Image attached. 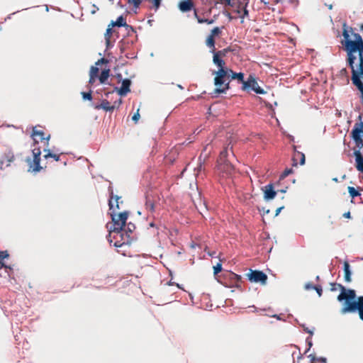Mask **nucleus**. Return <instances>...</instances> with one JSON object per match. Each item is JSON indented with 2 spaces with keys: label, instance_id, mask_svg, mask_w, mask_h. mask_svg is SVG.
<instances>
[{
  "label": "nucleus",
  "instance_id": "nucleus-14",
  "mask_svg": "<svg viewBox=\"0 0 363 363\" xmlns=\"http://www.w3.org/2000/svg\"><path fill=\"white\" fill-rule=\"evenodd\" d=\"M227 72V79H238L239 83L243 85L245 82L244 74L242 72H235L230 69H225Z\"/></svg>",
  "mask_w": 363,
  "mask_h": 363
},
{
  "label": "nucleus",
  "instance_id": "nucleus-22",
  "mask_svg": "<svg viewBox=\"0 0 363 363\" xmlns=\"http://www.w3.org/2000/svg\"><path fill=\"white\" fill-rule=\"evenodd\" d=\"M213 63L216 65L219 69H224L223 66L225 65V62L223 60H222L220 57V54L221 53V51H218L217 52H214V50H213Z\"/></svg>",
  "mask_w": 363,
  "mask_h": 363
},
{
  "label": "nucleus",
  "instance_id": "nucleus-52",
  "mask_svg": "<svg viewBox=\"0 0 363 363\" xmlns=\"http://www.w3.org/2000/svg\"><path fill=\"white\" fill-rule=\"evenodd\" d=\"M284 206H281L279 208H278L277 210H276V213H275V216H277L280 212L281 211L282 209H284Z\"/></svg>",
  "mask_w": 363,
  "mask_h": 363
},
{
  "label": "nucleus",
  "instance_id": "nucleus-59",
  "mask_svg": "<svg viewBox=\"0 0 363 363\" xmlns=\"http://www.w3.org/2000/svg\"><path fill=\"white\" fill-rule=\"evenodd\" d=\"M233 276L235 277V279H236V281H240L241 280V277L240 275H238L236 274H233Z\"/></svg>",
  "mask_w": 363,
  "mask_h": 363
},
{
  "label": "nucleus",
  "instance_id": "nucleus-21",
  "mask_svg": "<svg viewBox=\"0 0 363 363\" xmlns=\"http://www.w3.org/2000/svg\"><path fill=\"white\" fill-rule=\"evenodd\" d=\"M296 148L297 147L296 145H293V149L294 151L293 156L294 165H296V157H301L300 164L303 165L305 164L306 162L305 155L303 152L298 151Z\"/></svg>",
  "mask_w": 363,
  "mask_h": 363
},
{
  "label": "nucleus",
  "instance_id": "nucleus-64",
  "mask_svg": "<svg viewBox=\"0 0 363 363\" xmlns=\"http://www.w3.org/2000/svg\"><path fill=\"white\" fill-rule=\"evenodd\" d=\"M121 103H122V100L120 99L118 100V102H117V101H115V102H114V104H115V105H116H116H120Z\"/></svg>",
  "mask_w": 363,
  "mask_h": 363
},
{
  "label": "nucleus",
  "instance_id": "nucleus-2",
  "mask_svg": "<svg viewBox=\"0 0 363 363\" xmlns=\"http://www.w3.org/2000/svg\"><path fill=\"white\" fill-rule=\"evenodd\" d=\"M342 35L344 40L341 41V43L347 52V65L352 66V63H354L357 59L354 53L357 52L358 55L362 53L363 52V46L350 39L348 26L345 23L343 25Z\"/></svg>",
  "mask_w": 363,
  "mask_h": 363
},
{
  "label": "nucleus",
  "instance_id": "nucleus-45",
  "mask_svg": "<svg viewBox=\"0 0 363 363\" xmlns=\"http://www.w3.org/2000/svg\"><path fill=\"white\" fill-rule=\"evenodd\" d=\"M140 118L139 109H138L137 112L133 116L132 120L137 123Z\"/></svg>",
  "mask_w": 363,
  "mask_h": 363
},
{
  "label": "nucleus",
  "instance_id": "nucleus-27",
  "mask_svg": "<svg viewBox=\"0 0 363 363\" xmlns=\"http://www.w3.org/2000/svg\"><path fill=\"white\" fill-rule=\"evenodd\" d=\"M2 159L4 160V162L6 163V167L10 166L11 163L14 160V155L12 152H9L6 153L3 157Z\"/></svg>",
  "mask_w": 363,
  "mask_h": 363
},
{
  "label": "nucleus",
  "instance_id": "nucleus-31",
  "mask_svg": "<svg viewBox=\"0 0 363 363\" xmlns=\"http://www.w3.org/2000/svg\"><path fill=\"white\" fill-rule=\"evenodd\" d=\"M111 26H110V25L108 26V28H107L106 32L105 33V40H106L107 47L109 46L110 38L113 33L112 28Z\"/></svg>",
  "mask_w": 363,
  "mask_h": 363
},
{
  "label": "nucleus",
  "instance_id": "nucleus-51",
  "mask_svg": "<svg viewBox=\"0 0 363 363\" xmlns=\"http://www.w3.org/2000/svg\"><path fill=\"white\" fill-rule=\"evenodd\" d=\"M306 342H307L308 346V350H310V349H311V347H312V345H313L312 341H311V338H310V337H307V338H306Z\"/></svg>",
  "mask_w": 363,
  "mask_h": 363
},
{
  "label": "nucleus",
  "instance_id": "nucleus-44",
  "mask_svg": "<svg viewBox=\"0 0 363 363\" xmlns=\"http://www.w3.org/2000/svg\"><path fill=\"white\" fill-rule=\"evenodd\" d=\"M9 256L7 251H0V260H3L4 258H6Z\"/></svg>",
  "mask_w": 363,
  "mask_h": 363
},
{
  "label": "nucleus",
  "instance_id": "nucleus-62",
  "mask_svg": "<svg viewBox=\"0 0 363 363\" xmlns=\"http://www.w3.org/2000/svg\"><path fill=\"white\" fill-rule=\"evenodd\" d=\"M3 267H6L7 268V266H6L4 264V263L3 262V261L0 260V269L3 268Z\"/></svg>",
  "mask_w": 363,
  "mask_h": 363
},
{
  "label": "nucleus",
  "instance_id": "nucleus-38",
  "mask_svg": "<svg viewBox=\"0 0 363 363\" xmlns=\"http://www.w3.org/2000/svg\"><path fill=\"white\" fill-rule=\"evenodd\" d=\"M82 95L84 100L91 101L92 99L91 90L89 92H82Z\"/></svg>",
  "mask_w": 363,
  "mask_h": 363
},
{
  "label": "nucleus",
  "instance_id": "nucleus-47",
  "mask_svg": "<svg viewBox=\"0 0 363 363\" xmlns=\"http://www.w3.org/2000/svg\"><path fill=\"white\" fill-rule=\"evenodd\" d=\"M301 325V327L303 328V330H304V331H305L306 333H309L311 335H313V330H309L307 327H306V325H305L304 324Z\"/></svg>",
  "mask_w": 363,
  "mask_h": 363
},
{
  "label": "nucleus",
  "instance_id": "nucleus-9",
  "mask_svg": "<svg viewBox=\"0 0 363 363\" xmlns=\"http://www.w3.org/2000/svg\"><path fill=\"white\" fill-rule=\"evenodd\" d=\"M359 63L357 68L354 67V63H352V66L348 65L351 69L352 77L351 80L354 81V79L357 77L359 79L363 78V52L358 55Z\"/></svg>",
  "mask_w": 363,
  "mask_h": 363
},
{
  "label": "nucleus",
  "instance_id": "nucleus-43",
  "mask_svg": "<svg viewBox=\"0 0 363 363\" xmlns=\"http://www.w3.org/2000/svg\"><path fill=\"white\" fill-rule=\"evenodd\" d=\"M317 292L318 295L319 296H322L323 294V289L320 285H315V288L313 289Z\"/></svg>",
  "mask_w": 363,
  "mask_h": 363
},
{
  "label": "nucleus",
  "instance_id": "nucleus-11",
  "mask_svg": "<svg viewBox=\"0 0 363 363\" xmlns=\"http://www.w3.org/2000/svg\"><path fill=\"white\" fill-rule=\"evenodd\" d=\"M121 83L122 84L121 88L115 86L114 91H116L120 96H124L130 91V86L132 82L130 79H124L122 80Z\"/></svg>",
  "mask_w": 363,
  "mask_h": 363
},
{
  "label": "nucleus",
  "instance_id": "nucleus-12",
  "mask_svg": "<svg viewBox=\"0 0 363 363\" xmlns=\"http://www.w3.org/2000/svg\"><path fill=\"white\" fill-rule=\"evenodd\" d=\"M264 192V199L270 201L275 198L277 191L274 190L273 184L270 183L262 188Z\"/></svg>",
  "mask_w": 363,
  "mask_h": 363
},
{
  "label": "nucleus",
  "instance_id": "nucleus-63",
  "mask_svg": "<svg viewBox=\"0 0 363 363\" xmlns=\"http://www.w3.org/2000/svg\"><path fill=\"white\" fill-rule=\"evenodd\" d=\"M272 317L277 318V320H282L280 315H274Z\"/></svg>",
  "mask_w": 363,
  "mask_h": 363
},
{
  "label": "nucleus",
  "instance_id": "nucleus-33",
  "mask_svg": "<svg viewBox=\"0 0 363 363\" xmlns=\"http://www.w3.org/2000/svg\"><path fill=\"white\" fill-rule=\"evenodd\" d=\"M233 2H234L235 4V6L236 8V11L237 13H241V10L243 9L244 7V5H245V3H243L242 1L238 0L237 1H234L233 0H232Z\"/></svg>",
  "mask_w": 363,
  "mask_h": 363
},
{
  "label": "nucleus",
  "instance_id": "nucleus-58",
  "mask_svg": "<svg viewBox=\"0 0 363 363\" xmlns=\"http://www.w3.org/2000/svg\"><path fill=\"white\" fill-rule=\"evenodd\" d=\"M4 163H5V162H4V160H3L2 158H1V159H0V169H4L3 165H4Z\"/></svg>",
  "mask_w": 363,
  "mask_h": 363
},
{
  "label": "nucleus",
  "instance_id": "nucleus-60",
  "mask_svg": "<svg viewBox=\"0 0 363 363\" xmlns=\"http://www.w3.org/2000/svg\"><path fill=\"white\" fill-rule=\"evenodd\" d=\"M287 138L291 141V142H294V137L291 135H289L288 134L287 135Z\"/></svg>",
  "mask_w": 363,
  "mask_h": 363
},
{
  "label": "nucleus",
  "instance_id": "nucleus-25",
  "mask_svg": "<svg viewBox=\"0 0 363 363\" xmlns=\"http://www.w3.org/2000/svg\"><path fill=\"white\" fill-rule=\"evenodd\" d=\"M220 169L229 175L232 174L235 170L233 165L228 162H225Z\"/></svg>",
  "mask_w": 363,
  "mask_h": 363
},
{
  "label": "nucleus",
  "instance_id": "nucleus-4",
  "mask_svg": "<svg viewBox=\"0 0 363 363\" xmlns=\"http://www.w3.org/2000/svg\"><path fill=\"white\" fill-rule=\"evenodd\" d=\"M135 230V225L134 223L130 222L127 225H125L123 228V239L118 237L117 239H115L116 241L113 242V245L116 247H119L123 246V245H128L130 243L131 239L130 234L133 233Z\"/></svg>",
  "mask_w": 363,
  "mask_h": 363
},
{
  "label": "nucleus",
  "instance_id": "nucleus-28",
  "mask_svg": "<svg viewBox=\"0 0 363 363\" xmlns=\"http://www.w3.org/2000/svg\"><path fill=\"white\" fill-rule=\"evenodd\" d=\"M110 69H104L101 71V74L99 77L100 83L104 84L108 78L109 77Z\"/></svg>",
  "mask_w": 363,
  "mask_h": 363
},
{
  "label": "nucleus",
  "instance_id": "nucleus-15",
  "mask_svg": "<svg viewBox=\"0 0 363 363\" xmlns=\"http://www.w3.org/2000/svg\"><path fill=\"white\" fill-rule=\"evenodd\" d=\"M111 27H125V28H130L132 32H135L133 26L127 24L125 18L123 16H120L117 18L116 21H112L110 24Z\"/></svg>",
  "mask_w": 363,
  "mask_h": 363
},
{
  "label": "nucleus",
  "instance_id": "nucleus-39",
  "mask_svg": "<svg viewBox=\"0 0 363 363\" xmlns=\"http://www.w3.org/2000/svg\"><path fill=\"white\" fill-rule=\"evenodd\" d=\"M293 172L292 169H286L281 174L280 179H283Z\"/></svg>",
  "mask_w": 363,
  "mask_h": 363
},
{
  "label": "nucleus",
  "instance_id": "nucleus-50",
  "mask_svg": "<svg viewBox=\"0 0 363 363\" xmlns=\"http://www.w3.org/2000/svg\"><path fill=\"white\" fill-rule=\"evenodd\" d=\"M316 361L320 362L321 363H327V359L325 357H317Z\"/></svg>",
  "mask_w": 363,
  "mask_h": 363
},
{
  "label": "nucleus",
  "instance_id": "nucleus-20",
  "mask_svg": "<svg viewBox=\"0 0 363 363\" xmlns=\"http://www.w3.org/2000/svg\"><path fill=\"white\" fill-rule=\"evenodd\" d=\"M230 89L229 82L227 83L224 82L222 87H216L214 91L211 93L213 97H216L220 94H225L226 91Z\"/></svg>",
  "mask_w": 363,
  "mask_h": 363
},
{
  "label": "nucleus",
  "instance_id": "nucleus-41",
  "mask_svg": "<svg viewBox=\"0 0 363 363\" xmlns=\"http://www.w3.org/2000/svg\"><path fill=\"white\" fill-rule=\"evenodd\" d=\"M220 32L221 31L220 28L215 27L213 29H212L211 34L210 35L214 38L215 35H218L220 33Z\"/></svg>",
  "mask_w": 363,
  "mask_h": 363
},
{
  "label": "nucleus",
  "instance_id": "nucleus-57",
  "mask_svg": "<svg viewBox=\"0 0 363 363\" xmlns=\"http://www.w3.org/2000/svg\"><path fill=\"white\" fill-rule=\"evenodd\" d=\"M116 77L118 79V82H122V74L121 73L116 74Z\"/></svg>",
  "mask_w": 363,
  "mask_h": 363
},
{
  "label": "nucleus",
  "instance_id": "nucleus-3",
  "mask_svg": "<svg viewBox=\"0 0 363 363\" xmlns=\"http://www.w3.org/2000/svg\"><path fill=\"white\" fill-rule=\"evenodd\" d=\"M349 297L347 298V305L344 306L341 309V313H354L358 311L359 318L363 320V296H359L357 301L356 298V293L354 290H350Z\"/></svg>",
  "mask_w": 363,
  "mask_h": 363
},
{
  "label": "nucleus",
  "instance_id": "nucleus-8",
  "mask_svg": "<svg viewBox=\"0 0 363 363\" xmlns=\"http://www.w3.org/2000/svg\"><path fill=\"white\" fill-rule=\"evenodd\" d=\"M247 277L251 282L266 284L267 281V274L259 270L250 269V273L247 274Z\"/></svg>",
  "mask_w": 363,
  "mask_h": 363
},
{
  "label": "nucleus",
  "instance_id": "nucleus-18",
  "mask_svg": "<svg viewBox=\"0 0 363 363\" xmlns=\"http://www.w3.org/2000/svg\"><path fill=\"white\" fill-rule=\"evenodd\" d=\"M37 135L40 136L41 140H46V146H48V140L50 138V135H48V137L45 138L44 132L42 130H38L35 129V128H33V131H32V137L33 138V140H34L33 146H37V145L38 144V142L35 138V137Z\"/></svg>",
  "mask_w": 363,
  "mask_h": 363
},
{
  "label": "nucleus",
  "instance_id": "nucleus-32",
  "mask_svg": "<svg viewBox=\"0 0 363 363\" xmlns=\"http://www.w3.org/2000/svg\"><path fill=\"white\" fill-rule=\"evenodd\" d=\"M348 192L350 194V196L354 199L358 196L360 195V193L359 192L358 190H357L353 186H349L348 187Z\"/></svg>",
  "mask_w": 363,
  "mask_h": 363
},
{
  "label": "nucleus",
  "instance_id": "nucleus-10",
  "mask_svg": "<svg viewBox=\"0 0 363 363\" xmlns=\"http://www.w3.org/2000/svg\"><path fill=\"white\" fill-rule=\"evenodd\" d=\"M213 74H216L214 78V84L216 87H221L224 82H225V79L227 77V72L225 69H219L218 71H214Z\"/></svg>",
  "mask_w": 363,
  "mask_h": 363
},
{
  "label": "nucleus",
  "instance_id": "nucleus-23",
  "mask_svg": "<svg viewBox=\"0 0 363 363\" xmlns=\"http://www.w3.org/2000/svg\"><path fill=\"white\" fill-rule=\"evenodd\" d=\"M344 272H345V280L347 282L351 281V275L352 272L350 270V266L348 262L345 261L344 262V267H343Z\"/></svg>",
  "mask_w": 363,
  "mask_h": 363
},
{
  "label": "nucleus",
  "instance_id": "nucleus-6",
  "mask_svg": "<svg viewBox=\"0 0 363 363\" xmlns=\"http://www.w3.org/2000/svg\"><path fill=\"white\" fill-rule=\"evenodd\" d=\"M242 90H252L257 94H264L266 93V91L259 86L257 82L255 79V77L252 74H250L247 79L243 83Z\"/></svg>",
  "mask_w": 363,
  "mask_h": 363
},
{
  "label": "nucleus",
  "instance_id": "nucleus-29",
  "mask_svg": "<svg viewBox=\"0 0 363 363\" xmlns=\"http://www.w3.org/2000/svg\"><path fill=\"white\" fill-rule=\"evenodd\" d=\"M355 143L356 149L354 150L360 151L363 147V139L362 138H359V135L356 138H352Z\"/></svg>",
  "mask_w": 363,
  "mask_h": 363
},
{
  "label": "nucleus",
  "instance_id": "nucleus-5",
  "mask_svg": "<svg viewBox=\"0 0 363 363\" xmlns=\"http://www.w3.org/2000/svg\"><path fill=\"white\" fill-rule=\"evenodd\" d=\"M33 149L32 150L33 160L27 159V162L29 164L30 169L29 171H32L33 172H39L42 167L40 164V155L41 151L39 147L33 146Z\"/></svg>",
  "mask_w": 363,
  "mask_h": 363
},
{
  "label": "nucleus",
  "instance_id": "nucleus-40",
  "mask_svg": "<svg viewBox=\"0 0 363 363\" xmlns=\"http://www.w3.org/2000/svg\"><path fill=\"white\" fill-rule=\"evenodd\" d=\"M247 5H248V2H245V5H244V7H243V9H242V10H243V13H242V15H241V16H240V17H241L242 18H245V17H247V16H248V15H249V11H248V10L247 9Z\"/></svg>",
  "mask_w": 363,
  "mask_h": 363
},
{
  "label": "nucleus",
  "instance_id": "nucleus-26",
  "mask_svg": "<svg viewBox=\"0 0 363 363\" xmlns=\"http://www.w3.org/2000/svg\"><path fill=\"white\" fill-rule=\"evenodd\" d=\"M348 30H349V32L350 31L352 33V35L354 36L353 41H354L357 43L363 46V39H362V36L360 35V34L357 33H354L352 28H351V27H348Z\"/></svg>",
  "mask_w": 363,
  "mask_h": 363
},
{
  "label": "nucleus",
  "instance_id": "nucleus-24",
  "mask_svg": "<svg viewBox=\"0 0 363 363\" xmlns=\"http://www.w3.org/2000/svg\"><path fill=\"white\" fill-rule=\"evenodd\" d=\"M352 84L357 87V89H358V91L360 92V98H361V101H363V82L360 79H359V78L355 77L354 79V81H352Z\"/></svg>",
  "mask_w": 363,
  "mask_h": 363
},
{
  "label": "nucleus",
  "instance_id": "nucleus-34",
  "mask_svg": "<svg viewBox=\"0 0 363 363\" xmlns=\"http://www.w3.org/2000/svg\"><path fill=\"white\" fill-rule=\"evenodd\" d=\"M206 45H207L208 47L212 48L214 49V48H215V40H214V38L213 36L209 35L207 38Z\"/></svg>",
  "mask_w": 363,
  "mask_h": 363
},
{
  "label": "nucleus",
  "instance_id": "nucleus-17",
  "mask_svg": "<svg viewBox=\"0 0 363 363\" xmlns=\"http://www.w3.org/2000/svg\"><path fill=\"white\" fill-rule=\"evenodd\" d=\"M95 109H104L106 111L112 112L116 108L115 104L110 106V103L106 99H103L100 104H96L94 106Z\"/></svg>",
  "mask_w": 363,
  "mask_h": 363
},
{
  "label": "nucleus",
  "instance_id": "nucleus-35",
  "mask_svg": "<svg viewBox=\"0 0 363 363\" xmlns=\"http://www.w3.org/2000/svg\"><path fill=\"white\" fill-rule=\"evenodd\" d=\"M99 73V68L95 66H91L90 69L89 76L97 77Z\"/></svg>",
  "mask_w": 363,
  "mask_h": 363
},
{
  "label": "nucleus",
  "instance_id": "nucleus-48",
  "mask_svg": "<svg viewBox=\"0 0 363 363\" xmlns=\"http://www.w3.org/2000/svg\"><path fill=\"white\" fill-rule=\"evenodd\" d=\"M108 62V60L104 57L99 59L96 62V65H99L101 64H104V63H107Z\"/></svg>",
  "mask_w": 363,
  "mask_h": 363
},
{
  "label": "nucleus",
  "instance_id": "nucleus-37",
  "mask_svg": "<svg viewBox=\"0 0 363 363\" xmlns=\"http://www.w3.org/2000/svg\"><path fill=\"white\" fill-rule=\"evenodd\" d=\"M222 264L220 262L217 263L216 266L213 267V273L215 275L218 274L222 271Z\"/></svg>",
  "mask_w": 363,
  "mask_h": 363
},
{
  "label": "nucleus",
  "instance_id": "nucleus-53",
  "mask_svg": "<svg viewBox=\"0 0 363 363\" xmlns=\"http://www.w3.org/2000/svg\"><path fill=\"white\" fill-rule=\"evenodd\" d=\"M96 77H90L89 80V84L91 85L93 84L96 80Z\"/></svg>",
  "mask_w": 363,
  "mask_h": 363
},
{
  "label": "nucleus",
  "instance_id": "nucleus-36",
  "mask_svg": "<svg viewBox=\"0 0 363 363\" xmlns=\"http://www.w3.org/2000/svg\"><path fill=\"white\" fill-rule=\"evenodd\" d=\"M143 0H128V4H133L135 9H138Z\"/></svg>",
  "mask_w": 363,
  "mask_h": 363
},
{
  "label": "nucleus",
  "instance_id": "nucleus-61",
  "mask_svg": "<svg viewBox=\"0 0 363 363\" xmlns=\"http://www.w3.org/2000/svg\"><path fill=\"white\" fill-rule=\"evenodd\" d=\"M206 21H206L205 23H206L207 24H212L214 23V20H213V19H207L206 18Z\"/></svg>",
  "mask_w": 363,
  "mask_h": 363
},
{
  "label": "nucleus",
  "instance_id": "nucleus-55",
  "mask_svg": "<svg viewBox=\"0 0 363 363\" xmlns=\"http://www.w3.org/2000/svg\"><path fill=\"white\" fill-rule=\"evenodd\" d=\"M343 217L346 218H351V213L350 211H347L343 214Z\"/></svg>",
  "mask_w": 363,
  "mask_h": 363
},
{
  "label": "nucleus",
  "instance_id": "nucleus-54",
  "mask_svg": "<svg viewBox=\"0 0 363 363\" xmlns=\"http://www.w3.org/2000/svg\"><path fill=\"white\" fill-rule=\"evenodd\" d=\"M287 1L292 4H294L295 6H296L298 4V0H287Z\"/></svg>",
  "mask_w": 363,
  "mask_h": 363
},
{
  "label": "nucleus",
  "instance_id": "nucleus-19",
  "mask_svg": "<svg viewBox=\"0 0 363 363\" xmlns=\"http://www.w3.org/2000/svg\"><path fill=\"white\" fill-rule=\"evenodd\" d=\"M194 8V4L190 0H183L179 4V9L182 12H187Z\"/></svg>",
  "mask_w": 363,
  "mask_h": 363
},
{
  "label": "nucleus",
  "instance_id": "nucleus-13",
  "mask_svg": "<svg viewBox=\"0 0 363 363\" xmlns=\"http://www.w3.org/2000/svg\"><path fill=\"white\" fill-rule=\"evenodd\" d=\"M362 114L359 115L358 120L360 121L359 123H356L353 127V129L351 131V138H356L357 135L359 138L363 137V121H362Z\"/></svg>",
  "mask_w": 363,
  "mask_h": 363
},
{
  "label": "nucleus",
  "instance_id": "nucleus-16",
  "mask_svg": "<svg viewBox=\"0 0 363 363\" xmlns=\"http://www.w3.org/2000/svg\"><path fill=\"white\" fill-rule=\"evenodd\" d=\"M353 154L355 157V167L357 169L363 173V155L361 151L354 150Z\"/></svg>",
  "mask_w": 363,
  "mask_h": 363
},
{
  "label": "nucleus",
  "instance_id": "nucleus-1",
  "mask_svg": "<svg viewBox=\"0 0 363 363\" xmlns=\"http://www.w3.org/2000/svg\"><path fill=\"white\" fill-rule=\"evenodd\" d=\"M113 199H114L116 203V208H119V200L121 199V196H114L112 191L110 194L108 206L110 211L109 214L111 216L112 223L107 224V228H108L109 232L107 239L111 245L113 242V240L111 239L112 235H113V239H117L118 237H120L122 240L123 239V230L128 217V211H123L120 213L118 216L116 215L115 211L113 209Z\"/></svg>",
  "mask_w": 363,
  "mask_h": 363
},
{
  "label": "nucleus",
  "instance_id": "nucleus-7",
  "mask_svg": "<svg viewBox=\"0 0 363 363\" xmlns=\"http://www.w3.org/2000/svg\"><path fill=\"white\" fill-rule=\"evenodd\" d=\"M337 289H340V293L337 296L338 301H340V302H343L344 301V305L347 306V299L349 297V291H350L351 289H346L341 284H337V283H333V284H331L330 290L332 291H337Z\"/></svg>",
  "mask_w": 363,
  "mask_h": 363
},
{
  "label": "nucleus",
  "instance_id": "nucleus-42",
  "mask_svg": "<svg viewBox=\"0 0 363 363\" xmlns=\"http://www.w3.org/2000/svg\"><path fill=\"white\" fill-rule=\"evenodd\" d=\"M221 4H224L226 6H235V4L232 0H219Z\"/></svg>",
  "mask_w": 363,
  "mask_h": 363
},
{
  "label": "nucleus",
  "instance_id": "nucleus-56",
  "mask_svg": "<svg viewBox=\"0 0 363 363\" xmlns=\"http://www.w3.org/2000/svg\"><path fill=\"white\" fill-rule=\"evenodd\" d=\"M206 21V18H198V23H205Z\"/></svg>",
  "mask_w": 363,
  "mask_h": 363
},
{
  "label": "nucleus",
  "instance_id": "nucleus-49",
  "mask_svg": "<svg viewBox=\"0 0 363 363\" xmlns=\"http://www.w3.org/2000/svg\"><path fill=\"white\" fill-rule=\"evenodd\" d=\"M146 208L147 209H150V211H153L154 210V204L152 203L147 202L146 203Z\"/></svg>",
  "mask_w": 363,
  "mask_h": 363
},
{
  "label": "nucleus",
  "instance_id": "nucleus-30",
  "mask_svg": "<svg viewBox=\"0 0 363 363\" xmlns=\"http://www.w3.org/2000/svg\"><path fill=\"white\" fill-rule=\"evenodd\" d=\"M44 152H47V154L44 156L45 159L51 157L53 158L55 161L60 160V155L52 153L49 149H44Z\"/></svg>",
  "mask_w": 363,
  "mask_h": 363
},
{
  "label": "nucleus",
  "instance_id": "nucleus-46",
  "mask_svg": "<svg viewBox=\"0 0 363 363\" xmlns=\"http://www.w3.org/2000/svg\"><path fill=\"white\" fill-rule=\"evenodd\" d=\"M304 288L306 290L313 289L315 288V285L312 284L311 283H306Z\"/></svg>",
  "mask_w": 363,
  "mask_h": 363
}]
</instances>
